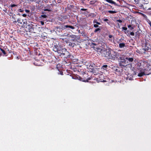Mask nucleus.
I'll list each match as a JSON object with an SVG mask.
<instances>
[{
  "label": "nucleus",
  "instance_id": "1",
  "mask_svg": "<svg viewBox=\"0 0 151 151\" xmlns=\"http://www.w3.org/2000/svg\"><path fill=\"white\" fill-rule=\"evenodd\" d=\"M137 68L139 73L138 76L142 77L145 75L151 74V68L149 62L144 60H139L136 64Z\"/></svg>",
  "mask_w": 151,
  "mask_h": 151
},
{
  "label": "nucleus",
  "instance_id": "2",
  "mask_svg": "<svg viewBox=\"0 0 151 151\" xmlns=\"http://www.w3.org/2000/svg\"><path fill=\"white\" fill-rule=\"evenodd\" d=\"M106 48L104 46V57H105L108 59H111L110 57H111L112 50L110 48L106 45Z\"/></svg>",
  "mask_w": 151,
  "mask_h": 151
},
{
  "label": "nucleus",
  "instance_id": "3",
  "mask_svg": "<svg viewBox=\"0 0 151 151\" xmlns=\"http://www.w3.org/2000/svg\"><path fill=\"white\" fill-rule=\"evenodd\" d=\"M34 25L32 24H27L26 26L25 30L26 32H31L35 33L34 31Z\"/></svg>",
  "mask_w": 151,
  "mask_h": 151
},
{
  "label": "nucleus",
  "instance_id": "4",
  "mask_svg": "<svg viewBox=\"0 0 151 151\" xmlns=\"http://www.w3.org/2000/svg\"><path fill=\"white\" fill-rule=\"evenodd\" d=\"M119 66L122 68L125 67L128 65V62L125 59H122L119 61Z\"/></svg>",
  "mask_w": 151,
  "mask_h": 151
},
{
  "label": "nucleus",
  "instance_id": "5",
  "mask_svg": "<svg viewBox=\"0 0 151 151\" xmlns=\"http://www.w3.org/2000/svg\"><path fill=\"white\" fill-rule=\"evenodd\" d=\"M120 56V54L118 52L112 51V55L111 57H110L111 59L115 60V59H118Z\"/></svg>",
  "mask_w": 151,
  "mask_h": 151
},
{
  "label": "nucleus",
  "instance_id": "6",
  "mask_svg": "<svg viewBox=\"0 0 151 151\" xmlns=\"http://www.w3.org/2000/svg\"><path fill=\"white\" fill-rule=\"evenodd\" d=\"M148 2L147 1L145 0H139L138 6L141 7H143V5L147 4Z\"/></svg>",
  "mask_w": 151,
  "mask_h": 151
},
{
  "label": "nucleus",
  "instance_id": "7",
  "mask_svg": "<svg viewBox=\"0 0 151 151\" xmlns=\"http://www.w3.org/2000/svg\"><path fill=\"white\" fill-rule=\"evenodd\" d=\"M104 2L108 3L111 5L113 4L115 6H118L115 2L112 0H104Z\"/></svg>",
  "mask_w": 151,
  "mask_h": 151
},
{
  "label": "nucleus",
  "instance_id": "8",
  "mask_svg": "<svg viewBox=\"0 0 151 151\" xmlns=\"http://www.w3.org/2000/svg\"><path fill=\"white\" fill-rule=\"evenodd\" d=\"M112 8L111 4L104 2V9H111Z\"/></svg>",
  "mask_w": 151,
  "mask_h": 151
},
{
  "label": "nucleus",
  "instance_id": "9",
  "mask_svg": "<svg viewBox=\"0 0 151 151\" xmlns=\"http://www.w3.org/2000/svg\"><path fill=\"white\" fill-rule=\"evenodd\" d=\"M142 50L144 51L142 53L145 54L146 51L150 52L151 51V48L147 46L146 47L143 48Z\"/></svg>",
  "mask_w": 151,
  "mask_h": 151
},
{
  "label": "nucleus",
  "instance_id": "10",
  "mask_svg": "<svg viewBox=\"0 0 151 151\" xmlns=\"http://www.w3.org/2000/svg\"><path fill=\"white\" fill-rule=\"evenodd\" d=\"M113 81L111 80L110 78H109L107 76H106L105 78H104V82H107L108 83L107 84H110L112 83Z\"/></svg>",
  "mask_w": 151,
  "mask_h": 151
},
{
  "label": "nucleus",
  "instance_id": "11",
  "mask_svg": "<svg viewBox=\"0 0 151 151\" xmlns=\"http://www.w3.org/2000/svg\"><path fill=\"white\" fill-rule=\"evenodd\" d=\"M141 32L142 31L140 29L137 31L135 33V37L139 39V36L141 34Z\"/></svg>",
  "mask_w": 151,
  "mask_h": 151
},
{
  "label": "nucleus",
  "instance_id": "12",
  "mask_svg": "<svg viewBox=\"0 0 151 151\" xmlns=\"http://www.w3.org/2000/svg\"><path fill=\"white\" fill-rule=\"evenodd\" d=\"M125 59L128 60L129 62H132L134 60V58H133L126 57Z\"/></svg>",
  "mask_w": 151,
  "mask_h": 151
},
{
  "label": "nucleus",
  "instance_id": "13",
  "mask_svg": "<svg viewBox=\"0 0 151 151\" xmlns=\"http://www.w3.org/2000/svg\"><path fill=\"white\" fill-rule=\"evenodd\" d=\"M104 78L103 75L102 74L99 77V81L100 82H104V80L103 78Z\"/></svg>",
  "mask_w": 151,
  "mask_h": 151
},
{
  "label": "nucleus",
  "instance_id": "14",
  "mask_svg": "<svg viewBox=\"0 0 151 151\" xmlns=\"http://www.w3.org/2000/svg\"><path fill=\"white\" fill-rule=\"evenodd\" d=\"M108 66L107 65H104V74L106 73H109V71H108L107 70V68Z\"/></svg>",
  "mask_w": 151,
  "mask_h": 151
},
{
  "label": "nucleus",
  "instance_id": "15",
  "mask_svg": "<svg viewBox=\"0 0 151 151\" xmlns=\"http://www.w3.org/2000/svg\"><path fill=\"white\" fill-rule=\"evenodd\" d=\"M115 70L116 72H122L123 71L122 69H120L119 68H116Z\"/></svg>",
  "mask_w": 151,
  "mask_h": 151
},
{
  "label": "nucleus",
  "instance_id": "16",
  "mask_svg": "<svg viewBox=\"0 0 151 151\" xmlns=\"http://www.w3.org/2000/svg\"><path fill=\"white\" fill-rule=\"evenodd\" d=\"M125 46V44L124 43H120L119 44V47L120 48H122Z\"/></svg>",
  "mask_w": 151,
  "mask_h": 151
},
{
  "label": "nucleus",
  "instance_id": "17",
  "mask_svg": "<svg viewBox=\"0 0 151 151\" xmlns=\"http://www.w3.org/2000/svg\"><path fill=\"white\" fill-rule=\"evenodd\" d=\"M139 72V70H137L136 69H134V70H133V73L135 75H136L138 74L139 73H138Z\"/></svg>",
  "mask_w": 151,
  "mask_h": 151
},
{
  "label": "nucleus",
  "instance_id": "18",
  "mask_svg": "<svg viewBox=\"0 0 151 151\" xmlns=\"http://www.w3.org/2000/svg\"><path fill=\"white\" fill-rule=\"evenodd\" d=\"M104 22H105L109 25H110L111 24L110 21L107 19H104Z\"/></svg>",
  "mask_w": 151,
  "mask_h": 151
},
{
  "label": "nucleus",
  "instance_id": "19",
  "mask_svg": "<svg viewBox=\"0 0 151 151\" xmlns=\"http://www.w3.org/2000/svg\"><path fill=\"white\" fill-rule=\"evenodd\" d=\"M106 12H109V13H110V14H114V13H116V11H115L109 10V11H106Z\"/></svg>",
  "mask_w": 151,
  "mask_h": 151
},
{
  "label": "nucleus",
  "instance_id": "20",
  "mask_svg": "<svg viewBox=\"0 0 151 151\" xmlns=\"http://www.w3.org/2000/svg\"><path fill=\"white\" fill-rule=\"evenodd\" d=\"M65 27H66V28H68V27H69L71 29H74V27H73V26H69V25H65Z\"/></svg>",
  "mask_w": 151,
  "mask_h": 151
},
{
  "label": "nucleus",
  "instance_id": "21",
  "mask_svg": "<svg viewBox=\"0 0 151 151\" xmlns=\"http://www.w3.org/2000/svg\"><path fill=\"white\" fill-rule=\"evenodd\" d=\"M69 46L72 47H74L75 45V44L74 43L70 42L69 44Z\"/></svg>",
  "mask_w": 151,
  "mask_h": 151
},
{
  "label": "nucleus",
  "instance_id": "22",
  "mask_svg": "<svg viewBox=\"0 0 151 151\" xmlns=\"http://www.w3.org/2000/svg\"><path fill=\"white\" fill-rule=\"evenodd\" d=\"M134 1L135 3V4H137V5H138V3H139V0H134Z\"/></svg>",
  "mask_w": 151,
  "mask_h": 151
},
{
  "label": "nucleus",
  "instance_id": "23",
  "mask_svg": "<svg viewBox=\"0 0 151 151\" xmlns=\"http://www.w3.org/2000/svg\"><path fill=\"white\" fill-rule=\"evenodd\" d=\"M121 55H120V57L118 59V60H122V59H124V58L123 57V56L122 55V56Z\"/></svg>",
  "mask_w": 151,
  "mask_h": 151
},
{
  "label": "nucleus",
  "instance_id": "24",
  "mask_svg": "<svg viewBox=\"0 0 151 151\" xmlns=\"http://www.w3.org/2000/svg\"><path fill=\"white\" fill-rule=\"evenodd\" d=\"M0 50L4 55L6 54V52L4 50L1 48H0Z\"/></svg>",
  "mask_w": 151,
  "mask_h": 151
},
{
  "label": "nucleus",
  "instance_id": "25",
  "mask_svg": "<svg viewBox=\"0 0 151 151\" xmlns=\"http://www.w3.org/2000/svg\"><path fill=\"white\" fill-rule=\"evenodd\" d=\"M148 20V21H147L148 22V23L150 25V27L151 28V22L149 20Z\"/></svg>",
  "mask_w": 151,
  "mask_h": 151
},
{
  "label": "nucleus",
  "instance_id": "26",
  "mask_svg": "<svg viewBox=\"0 0 151 151\" xmlns=\"http://www.w3.org/2000/svg\"><path fill=\"white\" fill-rule=\"evenodd\" d=\"M128 27L129 28H131V29H134V28L133 27H132L131 25H130V24H129V25H128Z\"/></svg>",
  "mask_w": 151,
  "mask_h": 151
},
{
  "label": "nucleus",
  "instance_id": "27",
  "mask_svg": "<svg viewBox=\"0 0 151 151\" xmlns=\"http://www.w3.org/2000/svg\"><path fill=\"white\" fill-rule=\"evenodd\" d=\"M129 32H130V31L129 30H127V32H125V33L126 34L127 33L128 34H127V35H129V33H130Z\"/></svg>",
  "mask_w": 151,
  "mask_h": 151
},
{
  "label": "nucleus",
  "instance_id": "28",
  "mask_svg": "<svg viewBox=\"0 0 151 151\" xmlns=\"http://www.w3.org/2000/svg\"><path fill=\"white\" fill-rule=\"evenodd\" d=\"M130 35L132 36H134V33L133 32H130Z\"/></svg>",
  "mask_w": 151,
  "mask_h": 151
},
{
  "label": "nucleus",
  "instance_id": "29",
  "mask_svg": "<svg viewBox=\"0 0 151 151\" xmlns=\"http://www.w3.org/2000/svg\"><path fill=\"white\" fill-rule=\"evenodd\" d=\"M116 21L117 22H119V23H122V20H121V19L117 20H116Z\"/></svg>",
  "mask_w": 151,
  "mask_h": 151
},
{
  "label": "nucleus",
  "instance_id": "30",
  "mask_svg": "<svg viewBox=\"0 0 151 151\" xmlns=\"http://www.w3.org/2000/svg\"><path fill=\"white\" fill-rule=\"evenodd\" d=\"M122 29L124 30H126L127 29V28L126 27H123L122 28Z\"/></svg>",
  "mask_w": 151,
  "mask_h": 151
},
{
  "label": "nucleus",
  "instance_id": "31",
  "mask_svg": "<svg viewBox=\"0 0 151 151\" xmlns=\"http://www.w3.org/2000/svg\"><path fill=\"white\" fill-rule=\"evenodd\" d=\"M147 42H145L144 43V48L146 47L147 46Z\"/></svg>",
  "mask_w": 151,
  "mask_h": 151
},
{
  "label": "nucleus",
  "instance_id": "32",
  "mask_svg": "<svg viewBox=\"0 0 151 151\" xmlns=\"http://www.w3.org/2000/svg\"><path fill=\"white\" fill-rule=\"evenodd\" d=\"M96 2V1H90V3L91 4H93Z\"/></svg>",
  "mask_w": 151,
  "mask_h": 151
},
{
  "label": "nucleus",
  "instance_id": "33",
  "mask_svg": "<svg viewBox=\"0 0 151 151\" xmlns=\"http://www.w3.org/2000/svg\"><path fill=\"white\" fill-rule=\"evenodd\" d=\"M17 6V5H15V4H12L11 5V6L12 7H13L14 6Z\"/></svg>",
  "mask_w": 151,
  "mask_h": 151
},
{
  "label": "nucleus",
  "instance_id": "34",
  "mask_svg": "<svg viewBox=\"0 0 151 151\" xmlns=\"http://www.w3.org/2000/svg\"><path fill=\"white\" fill-rule=\"evenodd\" d=\"M100 29L99 28H97L96 29L95 31H94V32H97L98 31H99V30H100Z\"/></svg>",
  "mask_w": 151,
  "mask_h": 151
},
{
  "label": "nucleus",
  "instance_id": "35",
  "mask_svg": "<svg viewBox=\"0 0 151 151\" xmlns=\"http://www.w3.org/2000/svg\"><path fill=\"white\" fill-rule=\"evenodd\" d=\"M41 17L44 18H46L47 16L46 15H42Z\"/></svg>",
  "mask_w": 151,
  "mask_h": 151
},
{
  "label": "nucleus",
  "instance_id": "36",
  "mask_svg": "<svg viewBox=\"0 0 151 151\" xmlns=\"http://www.w3.org/2000/svg\"><path fill=\"white\" fill-rule=\"evenodd\" d=\"M94 26L95 27H98V25L96 24H94Z\"/></svg>",
  "mask_w": 151,
  "mask_h": 151
},
{
  "label": "nucleus",
  "instance_id": "37",
  "mask_svg": "<svg viewBox=\"0 0 151 151\" xmlns=\"http://www.w3.org/2000/svg\"><path fill=\"white\" fill-rule=\"evenodd\" d=\"M25 11L27 13H29V10L27 9H26L25 10Z\"/></svg>",
  "mask_w": 151,
  "mask_h": 151
},
{
  "label": "nucleus",
  "instance_id": "38",
  "mask_svg": "<svg viewBox=\"0 0 151 151\" xmlns=\"http://www.w3.org/2000/svg\"><path fill=\"white\" fill-rule=\"evenodd\" d=\"M109 37L110 38H112V37H113V36L112 35H109Z\"/></svg>",
  "mask_w": 151,
  "mask_h": 151
},
{
  "label": "nucleus",
  "instance_id": "39",
  "mask_svg": "<svg viewBox=\"0 0 151 151\" xmlns=\"http://www.w3.org/2000/svg\"><path fill=\"white\" fill-rule=\"evenodd\" d=\"M40 23L42 25H43L44 24V22H43L41 21Z\"/></svg>",
  "mask_w": 151,
  "mask_h": 151
},
{
  "label": "nucleus",
  "instance_id": "40",
  "mask_svg": "<svg viewBox=\"0 0 151 151\" xmlns=\"http://www.w3.org/2000/svg\"><path fill=\"white\" fill-rule=\"evenodd\" d=\"M148 14L150 15H151V11L148 12Z\"/></svg>",
  "mask_w": 151,
  "mask_h": 151
},
{
  "label": "nucleus",
  "instance_id": "41",
  "mask_svg": "<svg viewBox=\"0 0 151 151\" xmlns=\"http://www.w3.org/2000/svg\"><path fill=\"white\" fill-rule=\"evenodd\" d=\"M97 22L96 20H94L93 21V22H94V23H96V24Z\"/></svg>",
  "mask_w": 151,
  "mask_h": 151
},
{
  "label": "nucleus",
  "instance_id": "42",
  "mask_svg": "<svg viewBox=\"0 0 151 151\" xmlns=\"http://www.w3.org/2000/svg\"><path fill=\"white\" fill-rule=\"evenodd\" d=\"M15 16V15H13L12 16V18L13 19H14V17Z\"/></svg>",
  "mask_w": 151,
  "mask_h": 151
},
{
  "label": "nucleus",
  "instance_id": "43",
  "mask_svg": "<svg viewBox=\"0 0 151 151\" xmlns=\"http://www.w3.org/2000/svg\"><path fill=\"white\" fill-rule=\"evenodd\" d=\"M81 10H82V11H85L86 10V9H81Z\"/></svg>",
  "mask_w": 151,
  "mask_h": 151
},
{
  "label": "nucleus",
  "instance_id": "44",
  "mask_svg": "<svg viewBox=\"0 0 151 151\" xmlns=\"http://www.w3.org/2000/svg\"><path fill=\"white\" fill-rule=\"evenodd\" d=\"M22 16L24 17H26V15L25 14H24L22 15Z\"/></svg>",
  "mask_w": 151,
  "mask_h": 151
},
{
  "label": "nucleus",
  "instance_id": "45",
  "mask_svg": "<svg viewBox=\"0 0 151 151\" xmlns=\"http://www.w3.org/2000/svg\"><path fill=\"white\" fill-rule=\"evenodd\" d=\"M19 11L20 12H23V11L21 9H19Z\"/></svg>",
  "mask_w": 151,
  "mask_h": 151
},
{
  "label": "nucleus",
  "instance_id": "46",
  "mask_svg": "<svg viewBox=\"0 0 151 151\" xmlns=\"http://www.w3.org/2000/svg\"><path fill=\"white\" fill-rule=\"evenodd\" d=\"M96 24H100V23H99V22H97Z\"/></svg>",
  "mask_w": 151,
  "mask_h": 151
},
{
  "label": "nucleus",
  "instance_id": "47",
  "mask_svg": "<svg viewBox=\"0 0 151 151\" xmlns=\"http://www.w3.org/2000/svg\"><path fill=\"white\" fill-rule=\"evenodd\" d=\"M109 40L111 41H112V39H109Z\"/></svg>",
  "mask_w": 151,
  "mask_h": 151
},
{
  "label": "nucleus",
  "instance_id": "48",
  "mask_svg": "<svg viewBox=\"0 0 151 151\" xmlns=\"http://www.w3.org/2000/svg\"><path fill=\"white\" fill-rule=\"evenodd\" d=\"M63 50H64L65 51H66V49H63Z\"/></svg>",
  "mask_w": 151,
  "mask_h": 151
},
{
  "label": "nucleus",
  "instance_id": "49",
  "mask_svg": "<svg viewBox=\"0 0 151 151\" xmlns=\"http://www.w3.org/2000/svg\"><path fill=\"white\" fill-rule=\"evenodd\" d=\"M61 75H63V73H61Z\"/></svg>",
  "mask_w": 151,
  "mask_h": 151
},
{
  "label": "nucleus",
  "instance_id": "50",
  "mask_svg": "<svg viewBox=\"0 0 151 151\" xmlns=\"http://www.w3.org/2000/svg\"><path fill=\"white\" fill-rule=\"evenodd\" d=\"M45 11H47V10H47V9H45Z\"/></svg>",
  "mask_w": 151,
  "mask_h": 151
},
{
  "label": "nucleus",
  "instance_id": "51",
  "mask_svg": "<svg viewBox=\"0 0 151 151\" xmlns=\"http://www.w3.org/2000/svg\"><path fill=\"white\" fill-rule=\"evenodd\" d=\"M118 26H119V23H118Z\"/></svg>",
  "mask_w": 151,
  "mask_h": 151
},
{
  "label": "nucleus",
  "instance_id": "52",
  "mask_svg": "<svg viewBox=\"0 0 151 151\" xmlns=\"http://www.w3.org/2000/svg\"><path fill=\"white\" fill-rule=\"evenodd\" d=\"M104 67V65H103V66H102V67Z\"/></svg>",
  "mask_w": 151,
  "mask_h": 151
}]
</instances>
